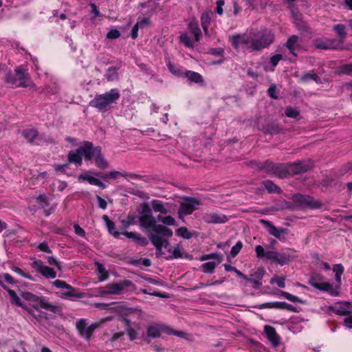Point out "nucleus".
<instances>
[{"instance_id": "7ed1b4c3", "label": "nucleus", "mask_w": 352, "mask_h": 352, "mask_svg": "<svg viewBox=\"0 0 352 352\" xmlns=\"http://www.w3.org/2000/svg\"><path fill=\"white\" fill-rule=\"evenodd\" d=\"M120 98V94L116 89H111L109 92L103 94L96 95L89 102V106L97 109L100 111H105L111 104L116 102Z\"/></svg>"}, {"instance_id": "a211bd4d", "label": "nucleus", "mask_w": 352, "mask_h": 352, "mask_svg": "<svg viewBox=\"0 0 352 352\" xmlns=\"http://www.w3.org/2000/svg\"><path fill=\"white\" fill-rule=\"evenodd\" d=\"M162 332H166V327L157 324H151L146 329V335L151 338H159Z\"/></svg>"}, {"instance_id": "ddd939ff", "label": "nucleus", "mask_w": 352, "mask_h": 352, "mask_svg": "<svg viewBox=\"0 0 352 352\" xmlns=\"http://www.w3.org/2000/svg\"><path fill=\"white\" fill-rule=\"evenodd\" d=\"M96 147L94 146L92 142L89 141H84L82 145L78 148V151H80L82 155H84L86 161H90L96 155Z\"/></svg>"}, {"instance_id": "f257e3e1", "label": "nucleus", "mask_w": 352, "mask_h": 352, "mask_svg": "<svg viewBox=\"0 0 352 352\" xmlns=\"http://www.w3.org/2000/svg\"><path fill=\"white\" fill-rule=\"evenodd\" d=\"M139 212L140 226L142 230L148 231L149 239L156 250L161 252L162 247L167 248L170 243L164 237L171 236L173 231L164 226L157 223L148 202H143L140 205Z\"/></svg>"}, {"instance_id": "680f3d73", "label": "nucleus", "mask_w": 352, "mask_h": 352, "mask_svg": "<svg viewBox=\"0 0 352 352\" xmlns=\"http://www.w3.org/2000/svg\"><path fill=\"white\" fill-rule=\"evenodd\" d=\"M122 234L129 239H131L137 242L140 234L134 232H124Z\"/></svg>"}, {"instance_id": "69168bd1", "label": "nucleus", "mask_w": 352, "mask_h": 352, "mask_svg": "<svg viewBox=\"0 0 352 352\" xmlns=\"http://www.w3.org/2000/svg\"><path fill=\"white\" fill-rule=\"evenodd\" d=\"M126 333L129 336V338H130V340L131 341L134 340L136 338V337H137V332H136V331L134 329L131 328V327L127 328Z\"/></svg>"}, {"instance_id": "8fccbe9b", "label": "nucleus", "mask_w": 352, "mask_h": 352, "mask_svg": "<svg viewBox=\"0 0 352 352\" xmlns=\"http://www.w3.org/2000/svg\"><path fill=\"white\" fill-rule=\"evenodd\" d=\"M36 202L42 207L45 208L50 205L45 195H40L36 198Z\"/></svg>"}, {"instance_id": "5fc2aeb1", "label": "nucleus", "mask_w": 352, "mask_h": 352, "mask_svg": "<svg viewBox=\"0 0 352 352\" xmlns=\"http://www.w3.org/2000/svg\"><path fill=\"white\" fill-rule=\"evenodd\" d=\"M11 269L13 272L17 273L18 274H19L20 276H21L23 277H25L29 280L33 279L30 275L25 274L21 268H19L15 265L12 266Z\"/></svg>"}, {"instance_id": "9d476101", "label": "nucleus", "mask_w": 352, "mask_h": 352, "mask_svg": "<svg viewBox=\"0 0 352 352\" xmlns=\"http://www.w3.org/2000/svg\"><path fill=\"white\" fill-rule=\"evenodd\" d=\"M98 327V323H93L87 326L86 320L82 318L78 320L76 323V327L79 335L87 340H90L92 333Z\"/></svg>"}, {"instance_id": "473e14b6", "label": "nucleus", "mask_w": 352, "mask_h": 352, "mask_svg": "<svg viewBox=\"0 0 352 352\" xmlns=\"http://www.w3.org/2000/svg\"><path fill=\"white\" fill-rule=\"evenodd\" d=\"M186 76L190 80L191 82H202L204 81L202 76L197 72L188 71L186 72Z\"/></svg>"}, {"instance_id": "774afa93", "label": "nucleus", "mask_w": 352, "mask_h": 352, "mask_svg": "<svg viewBox=\"0 0 352 352\" xmlns=\"http://www.w3.org/2000/svg\"><path fill=\"white\" fill-rule=\"evenodd\" d=\"M38 248L41 251L44 252H47V253H50L51 252V250L50 249L47 243H45V242L40 243L38 245Z\"/></svg>"}, {"instance_id": "f03ea898", "label": "nucleus", "mask_w": 352, "mask_h": 352, "mask_svg": "<svg viewBox=\"0 0 352 352\" xmlns=\"http://www.w3.org/2000/svg\"><path fill=\"white\" fill-rule=\"evenodd\" d=\"M274 40V35L267 29L252 32V45L248 49L252 51H261L269 47Z\"/></svg>"}, {"instance_id": "79ce46f5", "label": "nucleus", "mask_w": 352, "mask_h": 352, "mask_svg": "<svg viewBox=\"0 0 352 352\" xmlns=\"http://www.w3.org/2000/svg\"><path fill=\"white\" fill-rule=\"evenodd\" d=\"M276 309H287L293 312H296V309L295 307L285 302H277Z\"/></svg>"}, {"instance_id": "3c124183", "label": "nucleus", "mask_w": 352, "mask_h": 352, "mask_svg": "<svg viewBox=\"0 0 352 352\" xmlns=\"http://www.w3.org/2000/svg\"><path fill=\"white\" fill-rule=\"evenodd\" d=\"M243 248V243L241 241H238L235 245H234L230 251V254L232 257H235L241 251Z\"/></svg>"}, {"instance_id": "4d7b16f0", "label": "nucleus", "mask_w": 352, "mask_h": 352, "mask_svg": "<svg viewBox=\"0 0 352 352\" xmlns=\"http://www.w3.org/2000/svg\"><path fill=\"white\" fill-rule=\"evenodd\" d=\"M120 36V32L117 29H111L107 34V37L109 39H116Z\"/></svg>"}, {"instance_id": "0eeeda50", "label": "nucleus", "mask_w": 352, "mask_h": 352, "mask_svg": "<svg viewBox=\"0 0 352 352\" xmlns=\"http://www.w3.org/2000/svg\"><path fill=\"white\" fill-rule=\"evenodd\" d=\"M294 202L302 207L311 209H317L322 207V204L320 201L316 200L313 197L302 194H296L293 197Z\"/></svg>"}, {"instance_id": "0e129e2a", "label": "nucleus", "mask_w": 352, "mask_h": 352, "mask_svg": "<svg viewBox=\"0 0 352 352\" xmlns=\"http://www.w3.org/2000/svg\"><path fill=\"white\" fill-rule=\"evenodd\" d=\"M54 285L58 288H65L67 289V288L69 287V285L67 284L65 281L60 280H56L54 282Z\"/></svg>"}, {"instance_id": "bf43d9fd", "label": "nucleus", "mask_w": 352, "mask_h": 352, "mask_svg": "<svg viewBox=\"0 0 352 352\" xmlns=\"http://www.w3.org/2000/svg\"><path fill=\"white\" fill-rule=\"evenodd\" d=\"M270 283L272 284L276 283L279 287L283 288L285 286V279L283 278L274 277L272 278Z\"/></svg>"}, {"instance_id": "338daca9", "label": "nucleus", "mask_w": 352, "mask_h": 352, "mask_svg": "<svg viewBox=\"0 0 352 352\" xmlns=\"http://www.w3.org/2000/svg\"><path fill=\"white\" fill-rule=\"evenodd\" d=\"M96 199L98 203V207L102 210L106 209L107 204V201L99 195L96 196Z\"/></svg>"}, {"instance_id": "6e6d98bb", "label": "nucleus", "mask_w": 352, "mask_h": 352, "mask_svg": "<svg viewBox=\"0 0 352 352\" xmlns=\"http://www.w3.org/2000/svg\"><path fill=\"white\" fill-rule=\"evenodd\" d=\"M315 47L320 50H329L331 46L327 45V42L326 41H316L315 42Z\"/></svg>"}, {"instance_id": "423d86ee", "label": "nucleus", "mask_w": 352, "mask_h": 352, "mask_svg": "<svg viewBox=\"0 0 352 352\" xmlns=\"http://www.w3.org/2000/svg\"><path fill=\"white\" fill-rule=\"evenodd\" d=\"M263 171L268 175H275L280 178L288 177V168L287 164L274 163L270 160L263 162L262 166Z\"/></svg>"}, {"instance_id": "a19ab883", "label": "nucleus", "mask_w": 352, "mask_h": 352, "mask_svg": "<svg viewBox=\"0 0 352 352\" xmlns=\"http://www.w3.org/2000/svg\"><path fill=\"white\" fill-rule=\"evenodd\" d=\"M96 265H97L98 272L100 273V276H99V280L103 281L108 278V274L105 271V269L102 264L96 262Z\"/></svg>"}, {"instance_id": "bb28decb", "label": "nucleus", "mask_w": 352, "mask_h": 352, "mask_svg": "<svg viewBox=\"0 0 352 352\" xmlns=\"http://www.w3.org/2000/svg\"><path fill=\"white\" fill-rule=\"evenodd\" d=\"M151 205H152L153 210L155 212H159L162 214L168 213L167 208L165 207V206L163 204V203L161 202L160 201L157 200V199H153L151 201Z\"/></svg>"}, {"instance_id": "ea45409f", "label": "nucleus", "mask_w": 352, "mask_h": 352, "mask_svg": "<svg viewBox=\"0 0 352 352\" xmlns=\"http://www.w3.org/2000/svg\"><path fill=\"white\" fill-rule=\"evenodd\" d=\"M310 80H313L316 81V82H318L320 80L319 76L316 73H312V74L306 73V74H304L301 77V80L303 82H307Z\"/></svg>"}, {"instance_id": "c03bdc74", "label": "nucleus", "mask_w": 352, "mask_h": 352, "mask_svg": "<svg viewBox=\"0 0 352 352\" xmlns=\"http://www.w3.org/2000/svg\"><path fill=\"white\" fill-rule=\"evenodd\" d=\"M216 267V263L214 261H210L202 265V269L205 273L213 272Z\"/></svg>"}, {"instance_id": "4c0bfd02", "label": "nucleus", "mask_w": 352, "mask_h": 352, "mask_svg": "<svg viewBox=\"0 0 352 352\" xmlns=\"http://www.w3.org/2000/svg\"><path fill=\"white\" fill-rule=\"evenodd\" d=\"M255 252L258 258H265L266 259H267V254L272 252V251H265L263 247L261 245L256 246Z\"/></svg>"}, {"instance_id": "de8ad7c7", "label": "nucleus", "mask_w": 352, "mask_h": 352, "mask_svg": "<svg viewBox=\"0 0 352 352\" xmlns=\"http://www.w3.org/2000/svg\"><path fill=\"white\" fill-rule=\"evenodd\" d=\"M339 74L350 75L352 74V63L340 67Z\"/></svg>"}, {"instance_id": "2eb2a0df", "label": "nucleus", "mask_w": 352, "mask_h": 352, "mask_svg": "<svg viewBox=\"0 0 352 352\" xmlns=\"http://www.w3.org/2000/svg\"><path fill=\"white\" fill-rule=\"evenodd\" d=\"M232 44L234 48H238L239 45H252V32L243 34H236L232 37Z\"/></svg>"}, {"instance_id": "f8f14e48", "label": "nucleus", "mask_w": 352, "mask_h": 352, "mask_svg": "<svg viewBox=\"0 0 352 352\" xmlns=\"http://www.w3.org/2000/svg\"><path fill=\"white\" fill-rule=\"evenodd\" d=\"M31 265L47 278H54L56 276V273L54 269L43 265V262L40 260L34 259Z\"/></svg>"}, {"instance_id": "e2e57ef3", "label": "nucleus", "mask_w": 352, "mask_h": 352, "mask_svg": "<svg viewBox=\"0 0 352 352\" xmlns=\"http://www.w3.org/2000/svg\"><path fill=\"white\" fill-rule=\"evenodd\" d=\"M283 59V56L281 54H276L272 56L270 58V63L274 66L276 67L278 62Z\"/></svg>"}, {"instance_id": "a18cd8bd", "label": "nucleus", "mask_w": 352, "mask_h": 352, "mask_svg": "<svg viewBox=\"0 0 352 352\" xmlns=\"http://www.w3.org/2000/svg\"><path fill=\"white\" fill-rule=\"evenodd\" d=\"M285 113L287 117L293 118H295L300 115L299 111L292 107H287Z\"/></svg>"}, {"instance_id": "9b49d317", "label": "nucleus", "mask_w": 352, "mask_h": 352, "mask_svg": "<svg viewBox=\"0 0 352 352\" xmlns=\"http://www.w3.org/2000/svg\"><path fill=\"white\" fill-rule=\"evenodd\" d=\"M260 223L267 228L269 233L280 241L285 240V235L289 233V230L284 228H276L270 221L261 219Z\"/></svg>"}, {"instance_id": "4be33fe9", "label": "nucleus", "mask_w": 352, "mask_h": 352, "mask_svg": "<svg viewBox=\"0 0 352 352\" xmlns=\"http://www.w3.org/2000/svg\"><path fill=\"white\" fill-rule=\"evenodd\" d=\"M67 160L69 163H74L77 166H80L82 163V155L78 151V148L69 152Z\"/></svg>"}, {"instance_id": "1a4fd4ad", "label": "nucleus", "mask_w": 352, "mask_h": 352, "mask_svg": "<svg viewBox=\"0 0 352 352\" xmlns=\"http://www.w3.org/2000/svg\"><path fill=\"white\" fill-rule=\"evenodd\" d=\"M288 168V176L290 175H298L311 170L313 163L311 160L298 161L293 164H287Z\"/></svg>"}, {"instance_id": "6ab92c4d", "label": "nucleus", "mask_w": 352, "mask_h": 352, "mask_svg": "<svg viewBox=\"0 0 352 352\" xmlns=\"http://www.w3.org/2000/svg\"><path fill=\"white\" fill-rule=\"evenodd\" d=\"M264 331L267 338L274 346H276L280 344V337L273 327L269 325L265 326Z\"/></svg>"}, {"instance_id": "052dcab7", "label": "nucleus", "mask_w": 352, "mask_h": 352, "mask_svg": "<svg viewBox=\"0 0 352 352\" xmlns=\"http://www.w3.org/2000/svg\"><path fill=\"white\" fill-rule=\"evenodd\" d=\"M276 85H272L267 90L268 95L273 99H277L278 96L276 94Z\"/></svg>"}, {"instance_id": "20e7f679", "label": "nucleus", "mask_w": 352, "mask_h": 352, "mask_svg": "<svg viewBox=\"0 0 352 352\" xmlns=\"http://www.w3.org/2000/svg\"><path fill=\"white\" fill-rule=\"evenodd\" d=\"M21 296L25 300L30 302L36 309L42 308L56 314H60L62 311L61 307L50 302L42 296H37L29 292H22Z\"/></svg>"}, {"instance_id": "72a5a7b5", "label": "nucleus", "mask_w": 352, "mask_h": 352, "mask_svg": "<svg viewBox=\"0 0 352 352\" xmlns=\"http://www.w3.org/2000/svg\"><path fill=\"white\" fill-rule=\"evenodd\" d=\"M176 234L186 239H190L193 236V234L188 231L186 227H180L176 230Z\"/></svg>"}, {"instance_id": "39448f33", "label": "nucleus", "mask_w": 352, "mask_h": 352, "mask_svg": "<svg viewBox=\"0 0 352 352\" xmlns=\"http://www.w3.org/2000/svg\"><path fill=\"white\" fill-rule=\"evenodd\" d=\"M308 283L318 290L329 292L331 296H336L339 294V292L333 288V285L325 282L324 276L319 273H311Z\"/></svg>"}, {"instance_id": "c756f323", "label": "nucleus", "mask_w": 352, "mask_h": 352, "mask_svg": "<svg viewBox=\"0 0 352 352\" xmlns=\"http://www.w3.org/2000/svg\"><path fill=\"white\" fill-rule=\"evenodd\" d=\"M106 288V293L111 294H119L122 291V287L120 285L119 283L108 284Z\"/></svg>"}, {"instance_id": "5701e85b", "label": "nucleus", "mask_w": 352, "mask_h": 352, "mask_svg": "<svg viewBox=\"0 0 352 352\" xmlns=\"http://www.w3.org/2000/svg\"><path fill=\"white\" fill-rule=\"evenodd\" d=\"M108 175L111 179H116L119 176H122V177H130V178H132V179H140V178H142V176L140 175H138V174L128 173H126V172L121 173V172H119V171H117V170H111V171L109 172L108 173Z\"/></svg>"}, {"instance_id": "412c9836", "label": "nucleus", "mask_w": 352, "mask_h": 352, "mask_svg": "<svg viewBox=\"0 0 352 352\" xmlns=\"http://www.w3.org/2000/svg\"><path fill=\"white\" fill-rule=\"evenodd\" d=\"M264 274V269L263 267H260L256 272L250 274L252 278H249L248 282L254 283L255 287H259L262 284L261 280L263 279Z\"/></svg>"}, {"instance_id": "b1692460", "label": "nucleus", "mask_w": 352, "mask_h": 352, "mask_svg": "<svg viewBox=\"0 0 352 352\" xmlns=\"http://www.w3.org/2000/svg\"><path fill=\"white\" fill-rule=\"evenodd\" d=\"M298 40L299 38L298 36L292 35L287 39V41L286 43V47L288 48L290 53L295 56H297V54L295 52V49L296 48Z\"/></svg>"}, {"instance_id": "37998d69", "label": "nucleus", "mask_w": 352, "mask_h": 352, "mask_svg": "<svg viewBox=\"0 0 352 352\" xmlns=\"http://www.w3.org/2000/svg\"><path fill=\"white\" fill-rule=\"evenodd\" d=\"M215 258L217 260L218 263H221L222 261V256L218 253H212L209 254H204L201 257V261H205L208 259Z\"/></svg>"}, {"instance_id": "c85d7f7f", "label": "nucleus", "mask_w": 352, "mask_h": 352, "mask_svg": "<svg viewBox=\"0 0 352 352\" xmlns=\"http://www.w3.org/2000/svg\"><path fill=\"white\" fill-rule=\"evenodd\" d=\"M333 29L334 31H336L337 35L340 38L342 43L343 40L346 37L345 25L342 24H337L333 26Z\"/></svg>"}, {"instance_id": "393cba45", "label": "nucleus", "mask_w": 352, "mask_h": 352, "mask_svg": "<svg viewBox=\"0 0 352 352\" xmlns=\"http://www.w3.org/2000/svg\"><path fill=\"white\" fill-rule=\"evenodd\" d=\"M22 135L30 143L32 144L34 140L37 138L38 133L37 130L30 129L24 130Z\"/></svg>"}, {"instance_id": "2f4dec72", "label": "nucleus", "mask_w": 352, "mask_h": 352, "mask_svg": "<svg viewBox=\"0 0 352 352\" xmlns=\"http://www.w3.org/2000/svg\"><path fill=\"white\" fill-rule=\"evenodd\" d=\"M263 184L270 192L280 193L281 192L280 188L270 180L263 182Z\"/></svg>"}, {"instance_id": "f704fd0d", "label": "nucleus", "mask_w": 352, "mask_h": 352, "mask_svg": "<svg viewBox=\"0 0 352 352\" xmlns=\"http://www.w3.org/2000/svg\"><path fill=\"white\" fill-rule=\"evenodd\" d=\"M333 271L335 272V278L336 280L340 283L341 282V276L344 272V267L341 264H336L333 266Z\"/></svg>"}, {"instance_id": "6e6552de", "label": "nucleus", "mask_w": 352, "mask_h": 352, "mask_svg": "<svg viewBox=\"0 0 352 352\" xmlns=\"http://www.w3.org/2000/svg\"><path fill=\"white\" fill-rule=\"evenodd\" d=\"M200 205L201 201L199 199L195 197L185 198L184 201L180 204L178 210L179 217L192 214Z\"/></svg>"}, {"instance_id": "49530a36", "label": "nucleus", "mask_w": 352, "mask_h": 352, "mask_svg": "<svg viewBox=\"0 0 352 352\" xmlns=\"http://www.w3.org/2000/svg\"><path fill=\"white\" fill-rule=\"evenodd\" d=\"M180 41L188 47H193L192 43L186 33H183L179 36Z\"/></svg>"}, {"instance_id": "603ef678", "label": "nucleus", "mask_w": 352, "mask_h": 352, "mask_svg": "<svg viewBox=\"0 0 352 352\" xmlns=\"http://www.w3.org/2000/svg\"><path fill=\"white\" fill-rule=\"evenodd\" d=\"M167 66H168L169 71L171 73H173V74L180 75L182 74L181 69L179 67H177V65H175V64H173V63L168 62L167 64Z\"/></svg>"}, {"instance_id": "f3484780", "label": "nucleus", "mask_w": 352, "mask_h": 352, "mask_svg": "<svg viewBox=\"0 0 352 352\" xmlns=\"http://www.w3.org/2000/svg\"><path fill=\"white\" fill-rule=\"evenodd\" d=\"M202 219L207 223H223L228 221V218L225 214L212 212L205 213Z\"/></svg>"}, {"instance_id": "a878e982", "label": "nucleus", "mask_w": 352, "mask_h": 352, "mask_svg": "<svg viewBox=\"0 0 352 352\" xmlns=\"http://www.w3.org/2000/svg\"><path fill=\"white\" fill-rule=\"evenodd\" d=\"M9 295L10 296V302L12 305H16L18 307H23V309L28 311L30 314H32V311L27 309L23 304L22 301L21 300L20 298L17 296L16 293L14 292H9Z\"/></svg>"}, {"instance_id": "58836bf2", "label": "nucleus", "mask_w": 352, "mask_h": 352, "mask_svg": "<svg viewBox=\"0 0 352 352\" xmlns=\"http://www.w3.org/2000/svg\"><path fill=\"white\" fill-rule=\"evenodd\" d=\"M189 28L195 36V41H199L201 32V30L199 28L198 25L196 23H190L189 24Z\"/></svg>"}, {"instance_id": "4468645a", "label": "nucleus", "mask_w": 352, "mask_h": 352, "mask_svg": "<svg viewBox=\"0 0 352 352\" xmlns=\"http://www.w3.org/2000/svg\"><path fill=\"white\" fill-rule=\"evenodd\" d=\"M16 79L17 80V87H30L34 85L30 80V76L26 71L21 69H16Z\"/></svg>"}, {"instance_id": "09e8293b", "label": "nucleus", "mask_w": 352, "mask_h": 352, "mask_svg": "<svg viewBox=\"0 0 352 352\" xmlns=\"http://www.w3.org/2000/svg\"><path fill=\"white\" fill-rule=\"evenodd\" d=\"M79 179L85 180L91 185H96L98 181V179L89 175H80L79 176Z\"/></svg>"}, {"instance_id": "864d4df0", "label": "nucleus", "mask_w": 352, "mask_h": 352, "mask_svg": "<svg viewBox=\"0 0 352 352\" xmlns=\"http://www.w3.org/2000/svg\"><path fill=\"white\" fill-rule=\"evenodd\" d=\"M161 221L167 226H175L176 224L175 219L170 215H168L164 217H162Z\"/></svg>"}, {"instance_id": "e433bc0d", "label": "nucleus", "mask_w": 352, "mask_h": 352, "mask_svg": "<svg viewBox=\"0 0 352 352\" xmlns=\"http://www.w3.org/2000/svg\"><path fill=\"white\" fill-rule=\"evenodd\" d=\"M138 217L133 214H129L126 219L122 221V224L124 228H127L131 225H135L137 223Z\"/></svg>"}, {"instance_id": "7c9ffc66", "label": "nucleus", "mask_w": 352, "mask_h": 352, "mask_svg": "<svg viewBox=\"0 0 352 352\" xmlns=\"http://www.w3.org/2000/svg\"><path fill=\"white\" fill-rule=\"evenodd\" d=\"M265 133L269 134H278L280 131V128L279 126L274 123L268 124L265 128L263 129Z\"/></svg>"}, {"instance_id": "c9c22d12", "label": "nucleus", "mask_w": 352, "mask_h": 352, "mask_svg": "<svg viewBox=\"0 0 352 352\" xmlns=\"http://www.w3.org/2000/svg\"><path fill=\"white\" fill-rule=\"evenodd\" d=\"M278 294L280 296H282L283 297L285 298L287 300H290L292 302H300L302 304H303L305 302L304 300L300 299L298 297L294 296L287 292L280 290V291H279Z\"/></svg>"}, {"instance_id": "cd10ccee", "label": "nucleus", "mask_w": 352, "mask_h": 352, "mask_svg": "<svg viewBox=\"0 0 352 352\" xmlns=\"http://www.w3.org/2000/svg\"><path fill=\"white\" fill-rule=\"evenodd\" d=\"M63 298H81L82 294L76 291V289L69 285V287L67 288V291L63 293L61 295Z\"/></svg>"}, {"instance_id": "aec40b11", "label": "nucleus", "mask_w": 352, "mask_h": 352, "mask_svg": "<svg viewBox=\"0 0 352 352\" xmlns=\"http://www.w3.org/2000/svg\"><path fill=\"white\" fill-rule=\"evenodd\" d=\"M94 160L96 166L101 169H105L109 166L108 162L104 159L102 153V148L100 146H96V155Z\"/></svg>"}, {"instance_id": "13d9d810", "label": "nucleus", "mask_w": 352, "mask_h": 352, "mask_svg": "<svg viewBox=\"0 0 352 352\" xmlns=\"http://www.w3.org/2000/svg\"><path fill=\"white\" fill-rule=\"evenodd\" d=\"M47 258L48 263L50 265H56V267L59 270H62L61 263L60 262H58L55 258H54L53 256H47Z\"/></svg>"}, {"instance_id": "dca6fc26", "label": "nucleus", "mask_w": 352, "mask_h": 352, "mask_svg": "<svg viewBox=\"0 0 352 352\" xmlns=\"http://www.w3.org/2000/svg\"><path fill=\"white\" fill-rule=\"evenodd\" d=\"M267 260L272 261L280 265H285L291 261V256L286 252H278L272 251L267 254Z\"/></svg>"}]
</instances>
